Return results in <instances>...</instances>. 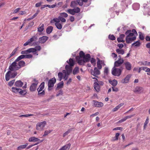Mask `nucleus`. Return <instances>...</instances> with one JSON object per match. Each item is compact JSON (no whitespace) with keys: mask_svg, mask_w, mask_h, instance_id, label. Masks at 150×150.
Segmentation results:
<instances>
[{"mask_svg":"<svg viewBox=\"0 0 150 150\" xmlns=\"http://www.w3.org/2000/svg\"><path fill=\"white\" fill-rule=\"evenodd\" d=\"M67 62L69 65H67L65 67L66 70H63L62 71L64 75V79L66 80L68 78V76L72 72V67L74 65V63L73 59L70 58Z\"/></svg>","mask_w":150,"mask_h":150,"instance_id":"f257e3e1","label":"nucleus"},{"mask_svg":"<svg viewBox=\"0 0 150 150\" xmlns=\"http://www.w3.org/2000/svg\"><path fill=\"white\" fill-rule=\"evenodd\" d=\"M25 66V63L24 61L21 60L18 62L15 60L9 66L8 69L11 71H17Z\"/></svg>","mask_w":150,"mask_h":150,"instance_id":"f03ea898","label":"nucleus"},{"mask_svg":"<svg viewBox=\"0 0 150 150\" xmlns=\"http://www.w3.org/2000/svg\"><path fill=\"white\" fill-rule=\"evenodd\" d=\"M11 91L12 92L15 93H18L20 95L22 96L25 95L27 93L25 90H23L21 88H18L14 87L12 88Z\"/></svg>","mask_w":150,"mask_h":150,"instance_id":"7ed1b4c3","label":"nucleus"},{"mask_svg":"<svg viewBox=\"0 0 150 150\" xmlns=\"http://www.w3.org/2000/svg\"><path fill=\"white\" fill-rule=\"evenodd\" d=\"M122 71V70L114 67L112 69V74L114 76H119L121 75Z\"/></svg>","mask_w":150,"mask_h":150,"instance_id":"20e7f679","label":"nucleus"},{"mask_svg":"<svg viewBox=\"0 0 150 150\" xmlns=\"http://www.w3.org/2000/svg\"><path fill=\"white\" fill-rule=\"evenodd\" d=\"M131 32V30H127L125 32V34L127 35V36L129 37H133L137 35V33L135 29H133Z\"/></svg>","mask_w":150,"mask_h":150,"instance_id":"39448f33","label":"nucleus"},{"mask_svg":"<svg viewBox=\"0 0 150 150\" xmlns=\"http://www.w3.org/2000/svg\"><path fill=\"white\" fill-rule=\"evenodd\" d=\"M46 124V122L44 121L38 123L36 126V129L38 130H42Z\"/></svg>","mask_w":150,"mask_h":150,"instance_id":"423d86ee","label":"nucleus"},{"mask_svg":"<svg viewBox=\"0 0 150 150\" xmlns=\"http://www.w3.org/2000/svg\"><path fill=\"white\" fill-rule=\"evenodd\" d=\"M33 83L32 84L30 87V90L31 91H34L36 90L37 86L38 83V80L35 79L33 80Z\"/></svg>","mask_w":150,"mask_h":150,"instance_id":"0eeeda50","label":"nucleus"},{"mask_svg":"<svg viewBox=\"0 0 150 150\" xmlns=\"http://www.w3.org/2000/svg\"><path fill=\"white\" fill-rule=\"evenodd\" d=\"M80 11V9L79 7H76L75 8L69 9L67 10V12L69 14L74 15L76 13H79Z\"/></svg>","mask_w":150,"mask_h":150,"instance_id":"6e6552de","label":"nucleus"},{"mask_svg":"<svg viewBox=\"0 0 150 150\" xmlns=\"http://www.w3.org/2000/svg\"><path fill=\"white\" fill-rule=\"evenodd\" d=\"M56 81V79L54 77L52 78L49 81L48 83V86L49 90H51V88L54 86Z\"/></svg>","mask_w":150,"mask_h":150,"instance_id":"1a4fd4ad","label":"nucleus"},{"mask_svg":"<svg viewBox=\"0 0 150 150\" xmlns=\"http://www.w3.org/2000/svg\"><path fill=\"white\" fill-rule=\"evenodd\" d=\"M92 79H95V81H96L94 83V88L95 90L97 92H98L100 91V86L99 85V84L98 83V81L97 79L95 78V77H93L91 76Z\"/></svg>","mask_w":150,"mask_h":150,"instance_id":"9d476101","label":"nucleus"},{"mask_svg":"<svg viewBox=\"0 0 150 150\" xmlns=\"http://www.w3.org/2000/svg\"><path fill=\"white\" fill-rule=\"evenodd\" d=\"M91 73L94 76L97 77V76L100 74V71L97 67H95L93 70H91Z\"/></svg>","mask_w":150,"mask_h":150,"instance_id":"9b49d317","label":"nucleus"},{"mask_svg":"<svg viewBox=\"0 0 150 150\" xmlns=\"http://www.w3.org/2000/svg\"><path fill=\"white\" fill-rule=\"evenodd\" d=\"M93 106L96 107L100 108L103 107V103L100 102H98L96 100H93Z\"/></svg>","mask_w":150,"mask_h":150,"instance_id":"f8f14e48","label":"nucleus"},{"mask_svg":"<svg viewBox=\"0 0 150 150\" xmlns=\"http://www.w3.org/2000/svg\"><path fill=\"white\" fill-rule=\"evenodd\" d=\"M41 47L40 45H37L35 47V48H31L32 50V52L34 54H36L37 55H38L37 52H36L37 50L40 51L41 50Z\"/></svg>","mask_w":150,"mask_h":150,"instance_id":"ddd939ff","label":"nucleus"},{"mask_svg":"<svg viewBox=\"0 0 150 150\" xmlns=\"http://www.w3.org/2000/svg\"><path fill=\"white\" fill-rule=\"evenodd\" d=\"M49 38L46 36H43L39 38V42L41 43H45L48 39Z\"/></svg>","mask_w":150,"mask_h":150,"instance_id":"4468645a","label":"nucleus"},{"mask_svg":"<svg viewBox=\"0 0 150 150\" xmlns=\"http://www.w3.org/2000/svg\"><path fill=\"white\" fill-rule=\"evenodd\" d=\"M123 59H118V60L115 61L114 63L115 67H118L120 66L124 62Z\"/></svg>","mask_w":150,"mask_h":150,"instance_id":"2eb2a0df","label":"nucleus"},{"mask_svg":"<svg viewBox=\"0 0 150 150\" xmlns=\"http://www.w3.org/2000/svg\"><path fill=\"white\" fill-rule=\"evenodd\" d=\"M136 39V36H134L132 37H130L126 36V41L127 43L129 44L132 41H134Z\"/></svg>","mask_w":150,"mask_h":150,"instance_id":"dca6fc26","label":"nucleus"},{"mask_svg":"<svg viewBox=\"0 0 150 150\" xmlns=\"http://www.w3.org/2000/svg\"><path fill=\"white\" fill-rule=\"evenodd\" d=\"M71 144L68 143L62 147L59 150H69L70 148Z\"/></svg>","mask_w":150,"mask_h":150,"instance_id":"f3484780","label":"nucleus"},{"mask_svg":"<svg viewBox=\"0 0 150 150\" xmlns=\"http://www.w3.org/2000/svg\"><path fill=\"white\" fill-rule=\"evenodd\" d=\"M76 59L78 63L80 65H84L85 63H86L83 59H81L79 56L76 57Z\"/></svg>","mask_w":150,"mask_h":150,"instance_id":"a211bd4d","label":"nucleus"},{"mask_svg":"<svg viewBox=\"0 0 150 150\" xmlns=\"http://www.w3.org/2000/svg\"><path fill=\"white\" fill-rule=\"evenodd\" d=\"M126 69L127 70H130L132 69V65L128 62H125L124 63Z\"/></svg>","mask_w":150,"mask_h":150,"instance_id":"6ab92c4d","label":"nucleus"},{"mask_svg":"<svg viewBox=\"0 0 150 150\" xmlns=\"http://www.w3.org/2000/svg\"><path fill=\"white\" fill-rule=\"evenodd\" d=\"M131 76V75L130 74H128L127 75L124 79L122 80V82L123 83H128Z\"/></svg>","mask_w":150,"mask_h":150,"instance_id":"aec40b11","label":"nucleus"},{"mask_svg":"<svg viewBox=\"0 0 150 150\" xmlns=\"http://www.w3.org/2000/svg\"><path fill=\"white\" fill-rule=\"evenodd\" d=\"M104 63V62L103 61L100 60L99 59L97 62V67L99 69H100L102 67V64H103Z\"/></svg>","mask_w":150,"mask_h":150,"instance_id":"412c9836","label":"nucleus"},{"mask_svg":"<svg viewBox=\"0 0 150 150\" xmlns=\"http://www.w3.org/2000/svg\"><path fill=\"white\" fill-rule=\"evenodd\" d=\"M83 59L85 62H89L91 58V56L89 54H86L83 58Z\"/></svg>","mask_w":150,"mask_h":150,"instance_id":"4be33fe9","label":"nucleus"},{"mask_svg":"<svg viewBox=\"0 0 150 150\" xmlns=\"http://www.w3.org/2000/svg\"><path fill=\"white\" fill-rule=\"evenodd\" d=\"M23 85V83L20 80L16 81L15 82V86L17 87H21Z\"/></svg>","mask_w":150,"mask_h":150,"instance_id":"5701e85b","label":"nucleus"},{"mask_svg":"<svg viewBox=\"0 0 150 150\" xmlns=\"http://www.w3.org/2000/svg\"><path fill=\"white\" fill-rule=\"evenodd\" d=\"M11 71L10 70L8 71L5 75V79L6 81H8L11 78Z\"/></svg>","mask_w":150,"mask_h":150,"instance_id":"b1692460","label":"nucleus"},{"mask_svg":"<svg viewBox=\"0 0 150 150\" xmlns=\"http://www.w3.org/2000/svg\"><path fill=\"white\" fill-rule=\"evenodd\" d=\"M40 140L38 138L34 137H32L29 139L28 141L30 142H36L40 141Z\"/></svg>","mask_w":150,"mask_h":150,"instance_id":"393cba45","label":"nucleus"},{"mask_svg":"<svg viewBox=\"0 0 150 150\" xmlns=\"http://www.w3.org/2000/svg\"><path fill=\"white\" fill-rule=\"evenodd\" d=\"M45 82H42L39 86V87L37 89L38 91H41L44 88Z\"/></svg>","mask_w":150,"mask_h":150,"instance_id":"a878e982","label":"nucleus"},{"mask_svg":"<svg viewBox=\"0 0 150 150\" xmlns=\"http://www.w3.org/2000/svg\"><path fill=\"white\" fill-rule=\"evenodd\" d=\"M32 50L31 49V48H29L27 50L22 51L21 52V54H29L32 52Z\"/></svg>","mask_w":150,"mask_h":150,"instance_id":"bb28decb","label":"nucleus"},{"mask_svg":"<svg viewBox=\"0 0 150 150\" xmlns=\"http://www.w3.org/2000/svg\"><path fill=\"white\" fill-rule=\"evenodd\" d=\"M124 105L123 103H121L117 106L115 108H113L112 110V111L113 112L117 111L122 106Z\"/></svg>","mask_w":150,"mask_h":150,"instance_id":"cd10ccee","label":"nucleus"},{"mask_svg":"<svg viewBox=\"0 0 150 150\" xmlns=\"http://www.w3.org/2000/svg\"><path fill=\"white\" fill-rule=\"evenodd\" d=\"M139 7L140 5L139 4L137 3L134 4L132 6L133 9L135 10H137L139 9Z\"/></svg>","mask_w":150,"mask_h":150,"instance_id":"c85d7f7f","label":"nucleus"},{"mask_svg":"<svg viewBox=\"0 0 150 150\" xmlns=\"http://www.w3.org/2000/svg\"><path fill=\"white\" fill-rule=\"evenodd\" d=\"M53 27L52 26H48L46 30V32L47 34H50L52 31Z\"/></svg>","mask_w":150,"mask_h":150,"instance_id":"c756f323","label":"nucleus"},{"mask_svg":"<svg viewBox=\"0 0 150 150\" xmlns=\"http://www.w3.org/2000/svg\"><path fill=\"white\" fill-rule=\"evenodd\" d=\"M142 89V87L137 86L135 88V89L134 90V92L136 93H139Z\"/></svg>","mask_w":150,"mask_h":150,"instance_id":"7c9ffc66","label":"nucleus"},{"mask_svg":"<svg viewBox=\"0 0 150 150\" xmlns=\"http://www.w3.org/2000/svg\"><path fill=\"white\" fill-rule=\"evenodd\" d=\"M142 70L147 72V75L150 76V68L146 67H143L142 68Z\"/></svg>","mask_w":150,"mask_h":150,"instance_id":"2f4dec72","label":"nucleus"},{"mask_svg":"<svg viewBox=\"0 0 150 150\" xmlns=\"http://www.w3.org/2000/svg\"><path fill=\"white\" fill-rule=\"evenodd\" d=\"M28 145V143H26L25 144L21 145L18 147L17 149L21 150V149H24Z\"/></svg>","mask_w":150,"mask_h":150,"instance_id":"473e14b6","label":"nucleus"},{"mask_svg":"<svg viewBox=\"0 0 150 150\" xmlns=\"http://www.w3.org/2000/svg\"><path fill=\"white\" fill-rule=\"evenodd\" d=\"M54 22H55L56 23H59L60 22V20L59 19V16L58 17V18H54L50 21L51 23H53Z\"/></svg>","mask_w":150,"mask_h":150,"instance_id":"72a5a7b5","label":"nucleus"},{"mask_svg":"<svg viewBox=\"0 0 150 150\" xmlns=\"http://www.w3.org/2000/svg\"><path fill=\"white\" fill-rule=\"evenodd\" d=\"M78 4L77 2L74 1L71 2L70 6L72 8H74L77 6Z\"/></svg>","mask_w":150,"mask_h":150,"instance_id":"f704fd0d","label":"nucleus"},{"mask_svg":"<svg viewBox=\"0 0 150 150\" xmlns=\"http://www.w3.org/2000/svg\"><path fill=\"white\" fill-rule=\"evenodd\" d=\"M79 69L78 67H76L75 68L73 71V74L74 75H75L78 74L79 72Z\"/></svg>","mask_w":150,"mask_h":150,"instance_id":"c9c22d12","label":"nucleus"},{"mask_svg":"<svg viewBox=\"0 0 150 150\" xmlns=\"http://www.w3.org/2000/svg\"><path fill=\"white\" fill-rule=\"evenodd\" d=\"M110 83L113 86H115L117 85V82L116 80L114 79L112 81H110Z\"/></svg>","mask_w":150,"mask_h":150,"instance_id":"e433bc0d","label":"nucleus"},{"mask_svg":"<svg viewBox=\"0 0 150 150\" xmlns=\"http://www.w3.org/2000/svg\"><path fill=\"white\" fill-rule=\"evenodd\" d=\"M116 51L118 54H124L125 53V51L123 49H117L116 50Z\"/></svg>","mask_w":150,"mask_h":150,"instance_id":"4c0bfd02","label":"nucleus"},{"mask_svg":"<svg viewBox=\"0 0 150 150\" xmlns=\"http://www.w3.org/2000/svg\"><path fill=\"white\" fill-rule=\"evenodd\" d=\"M18 47H17V48H15L13 50V51H12V52L11 54H10V56L9 57V58H10L12 56L14 55L16 53L17 51H18Z\"/></svg>","mask_w":150,"mask_h":150,"instance_id":"58836bf2","label":"nucleus"},{"mask_svg":"<svg viewBox=\"0 0 150 150\" xmlns=\"http://www.w3.org/2000/svg\"><path fill=\"white\" fill-rule=\"evenodd\" d=\"M31 43L33 41H36L38 40V38L37 36H34L29 39Z\"/></svg>","mask_w":150,"mask_h":150,"instance_id":"ea45409f","label":"nucleus"},{"mask_svg":"<svg viewBox=\"0 0 150 150\" xmlns=\"http://www.w3.org/2000/svg\"><path fill=\"white\" fill-rule=\"evenodd\" d=\"M44 25L42 24L38 28V31L39 32H42L43 30H44Z\"/></svg>","mask_w":150,"mask_h":150,"instance_id":"a19ab883","label":"nucleus"},{"mask_svg":"<svg viewBox=\"0 0 150 150\" xmlns=\"http://www.w3.org/2000/svg\"><path fill=\"white\" fill-rule=\"evenodd\" d=\"M55 25L56 26L57 28L59 30L61 29L62 28V25L60 23H55Z\"/></svg>","mask_w":150,"mask_h":150,"instance_id":"79ce46f5","label":"nucleus"},{"mask_svg":"<svg viewBox=\"0 0 150 150\" xmlns=\"http://www.w3.org/2000/svg\"><path fill=\"white\" fill-rule=\"evenodd\" d=\"M72 129H69L67 130V131L66 132L64 133L63 134V137H64L66 136L67 135L69 134L70 132L71 131V130H72Z\"/></svg>","mask_w":150,"mask_h":150,"instance_id":"37998d69","label":"nucleus"},{"mask_svg":"<svg viewBox=\"0 0 150 150\" xmlns=\"http://www.w3.org/2000/svg\"><path fill=\"white\" fill-rule=\"evenodd\" d=\"M108 38L109 39L112 40H115L116 39L115 37L113 35H109Z\"/></svg>","mask_w":150,"mask_h":150,"instance_id":"c03bdc74","label":"nucleus"},{"mask_svg":"<svg viewBox=\"0 0 150 150\" xmlns=\"http://www.w3.org/2000/svg\"><path fill=\"white\" fill-rule=\"evenodd\" d=\"M24 58H25V55H21L18 57L16 60V61H17L18 62L20 61V60Z\"/></svg>","mask_w":150,"mask_h":150,"instance_id":"a18cd8bd","label":"nucleus"},{"mask_svg":"<svg viewBox=\"0 0 150 150\" xmlns=\"http://www.w3.org/2000/svg\"><path fill=\"white\" fill-rule=\"evenodd\" d=\"M140 43L139 41H137L136 42H134L132 44V45H134L135 47H138L140 46Z\"/></svg>","mask_w":150,"mask_h":150,"instance_id":"49530a36","label":"nucleus"},{"mask_svg":"<svg viewBox=\"0 0 150 150\" xmlns=\"http://www.w3.org/2000/svg\"><path fill=\"white\" fill-rule=\"evenodd\" d=\"M43 140H42L41 141H40V142H37V143H36L35 144H34L30 145L29 146H28V147H26V149H28L32 147L33 146L35 145H37L39 143L42 142H43Z\"/></svg>","mask_w":150,"mask_h":150,"instance_id":"de8ad7c7","label":"nucleus"},{"mask_svg":"<svg viewBox=\"0 0 150 150\" xmlns=\"http://www.w3.org/2000/svg\"><path fill=\"white\" fill-rule=\"evenodd\" d=\"M63 75L64 76L62 72H59L58 73V76L59 81H61L62 79Z\"/></svg>","mask_w":150,"mask_h":150,"instance_id":"09e8293b","label":"nucleus"},{"mask_svg":"<svg viewBox=\"0 0 150 150\" xmlns=\"http://www.w3.org/2000/svg\"><path fill=\"white\" fill-rule=\"evenodd\" d=\"M17 74V72L15 71L13 72H12L11 74V78H14L15 77Z\"/></svg>","mask_w":150,"mask_h":150,"instance_id":"8fccbe9b","label":"nucleus"},{"mask_svg":"<svg viewBox=\"0 0 150 150\" xmlns=\"http://www.w3.org/2000/svg\"><path fill=\"white\" fill-rule=\"evenodd\" d=\"M64 85V83L62 81L60 83H59L58 84L57 88H62L63 87Z\"/></svg>","mask_w":150,"mask_h":150,"instance_id":"3c124183","label":"nucleus"},{"mask_svg":"<svg viewBox=\"0 0 150 150\" xmlns=\"http://www.w3.org/2000/svg\"><path fill=\"white\" fill-rule=\"evenodd\" d=\"M149 117H147V118H146V119L144 122V129H145V128L146 127V126L147 125V124L149 123Z\"/></svg>","mask_w":150,"mask_h":150,"instance_id":"603ef678","label":"nucleus"},{"mask_svg":"<svg viewBox=\"0 0 150 150\" xmlns=\"http://www.w3.org/2000/svg\"><path fill=\"white\" fill-rule=\"evenodd\" d=\"M60 15L61 16H60L62 17L67 18L68 16V15L65 12L61 13H60Z\"/></svg>","mask_w":150,"mask_h":150,"instance_id":"864d4df0","label":"nucleus"},{"mask_svg":"<svg viewBox=\"0 0 150 150\" xmlns=\"http://www.w3.org/2000/svg\"><path fill=\"white\" fill-rule=\"evenodd\" d=\"M79 55V57H80V58H83L85 55V53L83 51H81L80 52Z\"/></svg>","mask_w":150,"mask_h":150,"instance_id":"5fc2aeb1","label":"nucleus"},{"mask_svg":"<svg viewBox=\"0 0 150 150\" xmlns=\"http://www.w3.org/2000/svg\"><path fill=\"white\" fill-rule=\"evenodd\" d=\"M139 39L142 40H143L144 39V37L143 35L141 32H139Z\"/></svg>","mask_w":150,"mask_h":150,"instance_id":"6e6d98bb","label":"nucleus"},{"mask_svg":"<svg viewBox=\"0 0 150 150\" xmlns=\"http://www.w3.org/2000/svg\"><path fill=\"white\" fill-rule=\"evenodd\" d=\"M33 115L31 114H26L25 115H22L19 116L20 117H28L33 116Z\"/></svg>","mask_w":150,"mask_h":150,"instance_id":"4d7b16f0","label":"nucleus"},{"mask_svg":"<svg viewBox=\"0 0 150 150\" xmlns=\"http://www.w3.org/2000/svg\"><path fill=\"white\" fill-rule=\"evenodd\" d=\"M96 60L95 59L93 58H91V62L94 66L96 65Z\"/></svg>","mask_w":150,"mask_h":150,"instance_id":"13d9d810","label":"nucleus"},{"mask_svg":"<svg viewBox=\"0 0 150 150\" xmlns=\"http://www.w3.org/2000/svg\"><path fill=\"white\" fill-rule=\"evenodd\" d=\"M45 6H47V7H48L50 8H54L56 6V4H53L52 5H50L48 4H46Z\"/></svg>","mask_w":150,"mask_h":150,"instance_id":"bf43d9fd","label":"nucleus"},{"mask_svg":"<svg viewBox=\"0 0 150 150\" xmlns=\"http://www.w3.org/2000/svg\"><path fill=\"white\" fill-rule=\"evenodd\" d=\"M52 131V130H49V131L46 130L45 131V132L43 136H46L49 133H50Z\"/></svg>","mask_w":150,"mask_h":150,"instance_id":"052dcab7","label":"nucleus"},{"mask_svg":"<svg viewBox=\"0 0 150 150\" xmlns=\"http://www.w3.org/2000/svg\"><path fill=\"white\" fill-rule=\"evenodd\" d=\"M15 80H13L10 81L8 83V85L10 86H11L14 83Z\"/></svg>","mask_w":150,"mask_h":150,"instance_id":"680f3d73","label":"nucleus"},{"mask_svg":"<svg viewBox=\"0 0 150 150\" xmlns=\"http://www.w3.org/2000/svg\"><path fill=\"white\" fill-rule=\"evenodd\" d=\"M33 57V55L31 54L25 55V58L30 59Z\"/></svg>","mask_w":150,"mask_h":150,"instance_id":"e2e57ef3","label":"nucleus"},{"mask_svg":"<svg viewBox=\"0 0 150 150\" xmlns=\"http://www.w3.org/2000/svg\"><path fill=\"white\" fill-rule=\"evenodd\" d=\"M59 19L60 21H61L62 22H65L66 21V19L62 17L59 16Z\"/></svg>","mask_w":150,"mask_h":150,"instance_id":"0e129e2a","label":"nucleus"},{"mask_svg":"<svg viewBox=\"0 0 150 150\" xmlns=\"http://www.w3.org/2000/svg\"><path fill=\"white\" fill-rule=\"evenodd\" d=\"M76 1L80 6H82L83 4L82 0H77Z\"/></svg>","mask_w":150,"mask_h":150,"instance_id":"69168bd1","label":"nucleus"},{"mask_svg":"<svg viewBox=\"0 0 150 150\" xmlns=\"http://www.w3.org/2000/svg\"><path fill=\"white\" fill-rule=\"evenodd\" d=\"M45 94V92L44 91H38V95L40 96H43Z\"/></svg>","mask_w":150,"mask_h":150,"instance_id":"338daca9","label":"nucleus"},{"mask_svg":"<svg viewBox=\"0 0 150 150\" xmlns=\"http://www.w3.org/2000/svg\"><path fill=\"white\" fill-rule=\"evenodd\" d=\"M117 41L118 42H125V41L122 39L121 38L119 37L118 38H117Z\"/></svg>","mask_w":150,"mask_h":150,"instance_id":"774afa93","label":"nucleus"}]
</instances>
